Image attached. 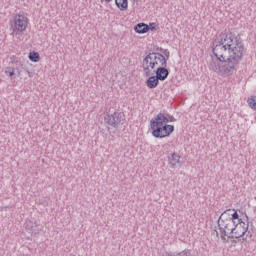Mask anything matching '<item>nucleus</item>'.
<instances>
[{"label":"nucleus","instance_id":"20","mask_svg":"<svg viewBox=\"0 0 256 256\" xmlns=\"http://www.w3.org/2000/svg\"><path fill=\"white\" fill-rule=\"evenodd\" d=\"M149 30H151V31H155V27H153V24H150V26H149Z\"/></svg>","mask_w":256,"mask_h":256},{"label":"nucleus","instance_id":"3","mask_svg":"<svg viewBox=\"0 0 256 256\" xmlns=\"http://www.w3.org/2000/svg\"><path fill=\"white\" fill-rule=\"evenodd\" d=\"M237 219H239V214L235 209H228L220 215L217 223L221 239H225V237L233 239V229L237 223Z\"/></svg>","mask_w":256,"mask_h":256},{"label":"nucleus","instance_id":"14","mask_svg":"<svg viewBox=\"0 0 256 256\" xmlns=\"http://www.w3.org/2000/svg\"><path fill=\"white\" fill-rule=\"evenodd\" d=\"M29 59L32 61V63H39L41 56H39L37 52H30Z\"/></svg>","mask_w":256,"mask_h":256},{"label":"nucleus","instance_id":"7","mask_svg":"<svg viewBox=\"0 0 256 256\" xmlns=\"http://www.w3.org/2000/svg\"><path fill=\"white\" fill-rule=\"evenodd\" d=\"M104 122L106 123V125H109L114 129H119V126L125 123V114L123 112L106 114L104 117Z\"/></svg>","mask_w":256,"mask_h":256},{"label":"nucleus","instance_id":"1","mask_svg":"<svg viewBox=\"0 0 256 256\" xmlns=\"http://www.w3.org/2000/svg\"><path fill=\"white\" fill-rule=\"evenodd\" d=\"M212 52L215 58L210 62V69L218 75H233L245 55V44L241 37L222 33L214 40Z\"/></svg>","mask_w":256,"mask_h":256},{"label":"nucleus","instance_id":"13","mask_svg":"<svg viewBox=\"0 0 256 256\" xmlns=\"http://www.w3.org/2000/svg\"><path fill=\"white\" fill-rule=\"evenodd\" d=\"M168 159L170 161V165H172V167H175V165L179 163L181 156H179L177 153H172L171 156L168 157Z\"/></svg>","mask_w":256,"mask_h":256},{"label":"nucleus","instance_id":"11","mask_svg":"<svg viewBox=\"0 0 256 256\" xmlns=\"http://www.w3.org/2000/svg\"><path fill=\"white\" fill-rule=\"evenodd\" d=\"M115 5L120 11H127L129 9V0H115Z\"/></svg>","mask_w":256,"mask_h":256},{"label":"nucleus","instance_id":"2","mask_svg":"<svg viewBox=\"0 0 256 256\" xmlns=\"http://www.w3.org/2000/svg\"><path fill=\"white\" fill-rule=\"evenodd\" d=\"M142 60V69L146 77H151L153 73L160 81H165L169 77V69H167V58L159 52L145 53ZM153 71V73H151Z\"/></svg>","mask_w":256,"mask_h":256},{"label":"nucleus","instance_id":"18","mask_svg":"<svg viewBox=\"0 0 256 256\" xmlns=\"http://www.w3.org/2000/svg\"><path fill=\"white\" fill-rule=\"evenodd\" d=\"M157 51L164 53L166 59H169V50H163V48H157Z\"/></svg>","mask_w":256,"mask_h":256},{"label":"nucleus","instance_id":"24","mask_svg":"<svg viewBox=\"0 0 256 256\" xmlns=\"http://www.w3.org/2000/svg\"><path fill=\"white\" fill-rule=\"evenodd\" d=\"M247 235H251V232H248Z\"/></svg>","mask_w":256,"mask_h":256},{"label":"nucleus","instance_id":"21","mask_svg":"<svg viewBox=\"0 0 256 256\" xmlns=\"http://www.w3.org/2000/svg\"><path fill=\"white\" fill-rule=\"evenodd\" d=\"M106 1V3H111V1H113V0H105Z\"/></svg>","mask_w":256,"mask_h":256},{"label":"nucleus","instance_id":"17","mask_svg":"<svg viewBox=\"0 0 256 256\" xmlns=\"http://www.w3.org/2000/svg\"><path fill=\"white\" fill-rule=\"evenodd\" d=\"M178 256H191V250L185 249L182 252L178 253Z\"/></svg>","mask_w":256,"mask_h":256},{"label":"nucleus","instance_id":"19","mask_svg":"<svg viewBox=\"0 0 256 256\" xmlns=\"http://www.w3.org/2000/svg\"><path fill=\"white\" fill-rule=\"evenodd\" d=\"M175 121H177V120L175 119V117H173L172 115H169V114H168V123H175Z\"/></svg>","mask_w":256,"mask_h":256},{"label":"nucleus","instance_id":"5","mask_svg":"<svg viewBox=\"0 0 256 256\" xmlns=\"http://www.w3.org/2000/svg\"><path fill=\"white\" fill-rule=\"evenodd\" d=\"M247 223L243 222V219L239 218L236 219V223L234 224V229L232 232L233 239H243V241H246L247 238H245V234L247 231H249V216L245 214Z\"/></svg>","mask_w":256,"mask_h":256},{"label":"nucleus","instance_id":"4","mask_svg":"<svg viewBox=\"0 0 256 256\" xmlns=\"http://www.w3.org/2000/svg\"><path fill=\"white\" fill-rule=\"evenodd\" d=\"M150 128L155 139H164L165 137H169L173 131H175V126L170 124L155 125L150 122Z\"/></svg>","mask_w":256,"mask_h":256},{"label":"nucleus","instance_id":"16","mask_svg":"<svg viewBox=\"0 0 256 256\" xmlns=\"http://www.w3.org/2000/svg\"><path fill=\"white\" fill-rule=\"evenodd\" d=\"M5 74L8 75L9 77H13V75H15V68L6 67L5 68Z\"/></svg>","mask_w":256,"mask_h":256},{"label":"nucleus","instance_id":"12","mask_svg":"<svg viewBox=\"0 0 256 256\" xmlns=\"http://www.w3.org/2000/svg\"><path fill=\"white\" fill-rule=\"evenodd\" d=\"M134 31H136L139 34H143V33H148L149 31V25L145 24V23H138L135 27H134Z\"/></svg>","mask_w":256,"mask_h":256},{"label":"nucleus","instance_id":"6","mask_svg":"<svg viewBox=\"0 0 256 256\" xmlns=\"http://www.w3.org/2000/svg\"><path fill=\"white\" fill-rule=\"evenodd\" d=\"M27 25H29V19L24 15L16 14L11 23V35H15L16 37L17 35H21L27 29Z\"/></svg>","mask_w":256,"mask_h":256},{"label":"nucleus","instance_id":"10","mask_svg":"<svg viewBox=\"0 0 256 256\" xmlns=\"http://www.w3.org/2000/svg\"><path fill=\"white\" fill-rule=\"evenodd\" d=\"M146 77H148V79L146 80V85L148 89H155L156 87H158L159 82L161 81L159 78H157L155 75H150Z\"/></svg>","mask_w":256,"mask_h":256},{"label":"nucleus","instance_id":"8","mask_svg":"<svg viewBox=\"0 0 256 256\" xmlns=\"http://www.w3.org/2000/svg\"><path fill=\"white\" fill-rule=\"evenodd\" d=\"M24 227L27 233H31L32 235H39V232L41 231V226H39L37 222L31 220H26Z\"/></svg>","mask_w":256,"mask_h":256},{"label":"nucleus","instance_id":"9","mask_svg":"<svg viewBox=\"0 0 256 256\" xmlns=\"http://www.w3.org/2000/svg\"><path fill=\"white\" fill-rule=\"evenodd\" d=\"M150 123H152V125H167V123H169V116L168 114L159 113Z\"/></svg>","mask_w":256,"mask_h":256},{"label":"nucleus","instance_id":"25","mask_svg":"<svg viewBox=\"0 0 256 256\" xmlns=\"http://www.w3.org/2000/svg\"><path fill=\"white\" fill-rule=\"evenodd\" d=\"M216 235H219V232H216Z\"/></svg>","mask_w":256,"mask_h":256},{"label":"nucleus","instance_id":"22","mask_svg":"<svg viewBox=\"0 0 256 256\" xmlns=\"http://www.w3.org/2000/svg\"><path fill=\"white\" fill-rule=\"evenodd\" d=\"M27 73H28L29 77H31V72L27 71Z\"/></svg>","mask_w":256,"mask_h":256},{"label":"nucleus","instance_id":"15","mask_svg":"<svg viewBox=\"0 0 256 256\" xmlns=\"http://www.w3.org/2000/svg\"><path fill=\"white\" fill-rule=\"evenodd\" d=\"M249 108L256 111V96H251L247 101Z\"/></svg>","mask_w":256,"mask_h":256},{"label":"nucleus","instance_id":"23","mask_svg":"<svg viewBox=\"0 0 256 256\" xmlns=\"http://www.w3.org/2000/svg\"><path fill=\"white\" fill-rule=\"evenodd\" d=\"M136 3H139V1H141V0H134Z\"/></svg>","mask_w":256,"mask_h":256}]
</instances>
